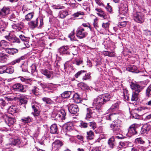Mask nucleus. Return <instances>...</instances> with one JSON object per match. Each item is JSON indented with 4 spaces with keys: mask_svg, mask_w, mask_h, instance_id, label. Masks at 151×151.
<instances>
[{
    "mask_svg": "<svg viewBox=\"0 0 151 151\" xmlns=\"http://www.w3.org/2000/svg\"><path fill=\"white\" fill-rule=\"evenodd\" d=\"M111 95L109 93H106L100 95L94 99L92 104V106H96L97 109L101 110L102 105L109 101Z\"/></svg>",
    "mask_w": 151,
    "mask_h": 151,
    "instance_id": "1",
    "label": "nucleus"
},
{
    "mask_svg": "<svg viewBox=\"0 0 151 151\" xmlns=\"http://www.w3.org/2000/svg\"><path fill=\"white\" fill-rule=\"evenodd\" d=\"M130 86L131 88L135 90L134 92H133L131 100L132 101H137L138 99L139 93L144 88L146 84L144 83L140 82L138 84L132 82Z\"/></svg>",
    "mask_w": 151,
    "mask_h": 151,
    "instance_id": "2",
    "label": "nucleus"
},
{
    "mask_svg": "<svg viewBox=\"0 0 151 151\" xmlns=\"http://www.w3.org/2000/svg\"><path fill=\"white\" fill-rule=\"evenodd\" d=\"M93 106L90 108H87V113L85 118L86 119H88L91 118L96 117L97 116V113L100 112L101 110L97 109L96 106Z\"/></svg>",
    "mask_w": 151,
    "mask_h": 151,
    "instance_id": "3",
    "label": "nucleus"
},
{
    "mask_svg": "<svg viewBox=\"0 0 151 151\" xmlns=\"http://www.w3.org/2000/svg\"><path fill=\"white\" fill-rule=\"evenodd\" d=\"M40 24L38 28L41 29L42 27L44 24L43 22V19L42 18H40L39 19L37 18L35 20L32 21L28 23L29 26L32 29L37 27L38 26L39 22Z\"/></svg>",
    "mask_w": 151,
    "mask_h": 151,
    "instance_id": "4",
    "label": "nucleus"
},
{
    "mask_svg": "<svg viewBox=\"0 0 151 151\" xmlns=\"http://www.w3.org/2000/svg\"><path fill=\"white\" fill-rule=\"evenodd\" d=\"M133 16L134 20L137 22L141 23L144 21L143 15L141 13L137 12L135 10H134L133 11Z\"/></svg>",
    "mask_w": 151,
    "mask_h": 151,
    "instance_id": "5",
    "label": "nucleus"
},
{
    "mask_svg": "<svg viewBox=\"0 0 151 151\" xmlns=\"http://www.w3.org/2000/svg\"><path fill=\"white\" fill-rule=\"evenodd\" d=\"M12 88L14 91L17 92H25L26 91V89L24 87V86L20 83H17L14 85Z\"/></svg>",
    "mask_w": 151,
    "mask_h": 151,
    "instance_id": "6",
    "label": "nucleus"
},
{
    "mask_svg": "<svg viewBox=\"0 0 151 151\" xmlns=\"http://www.w3.org/2000/svg\"><path fill=\"white\" fill-rule=\"evenodd\" d=\"M10 9L9 7L4 6L0 10V19L5 18L10 13Z\"/></svg>",
    "mask_w": 151,
    "mask_h": 151,
    "instance_id": "7",
    "label": "nucleus"
},
{
    "mask_svg": "<svg viewBox=\"0 0 151 151\" xmlns=\"http://www.w3.org/2000/svg\"><path fill=\"white\" fill-rule=\"evenodd\" d=\"M87 34V33L85 31L84 29L83 28H79L77 30L76 36L80 39L85 37Z\"/></svg>",
    "mask_w": 151,
    "mask_h": 151,
    "instance_id": "8",
    "label": "nucleus"
},
{
    "mask_svg": "<svg viewBox=\"0 0 151 151\" xmlns=\"http://www.w3.org/2000/svg\"><path fill=\"white\" fill-rule=\"evenodd\" d=\"M68 109L69 112L71 114H75L79 111V108L77 105L72 104L68 105Z\"/></svg>",
    "mask_w": 151,
    "mask_h": 151,
    "instance_id": "9",
    "label": "nucleus"
},
{
    "mask_svg": "<svg viewBox=\"0 0 151 151\" xmlns=\"http://www.w3.org/2000/svg\"><path fill=\"white\" fill-rule=\"evenodd\" d=\"M63 142L59 140H56L52 144L53 151H58V150L63 145Z\"/></svg>",
    "mask_w": 151,
    "mask_h": 151,
    "instance_id": "10",
    "label": "nucleus"
},
{
    "mask_svg": "<svg viewBox=\"0 0 151 151\" xmlns=\"http://www.w3.org/2000/svg\"><path fill=\"white\" fill-rule=\"evenodd\" d=\"M138 126V125L136 124H134L130 126L128 129V134L131 136L137 134V129Z\"/></svg>",
    "mask_w": 151,
    "mask_h": 151,
    "instance_id": "11",
    "label": "nucleus"
},
{
    "mask_svg": "<svg viewBox=\"0 0 151 151\" xmlns=\"http://www.w3.org/2000/svg\"><path fill=\"white\" fill-rule=\"evenodd\" d=\"M5 38L8 41L11 43H20L19 39L17 38L14 35H9L5 36Z\"/></svg>",
    "mask_w": 151,
    "mask_h": 151,
    "instance_id": "12",
    "label": "nucleus"
},
{
    "mask_svg": "<svg viewBox=\"0 0 151 151\" xmlns=\"http://www.w3.org/2000/svg\"><path fill=\"white\" fill-rule=\"evenodd\" d=\"M69 49V46H63L59 49V51L60 53L63 55H69L70 54Z\"/></svg>",
    "mask_w": 151,
    "mask_h": 151,
    "instance_id": "13",
    "label": "nucleus"
},
{
    "mask_svg": "<svg viewBox=\"0 0 151 151\" xmlns=\"http://www.w3.org/2000/svg\"><path fill=\"white\" fill-rule=\"evenodd\" d=\"M66 115V113L65 110L60 109L58 111V113L56 115L57 118L60 120L65 119Z\"/></svg>",
    "mask_w": 151,
    "mask_h": 151,
    "instance_id": "14",
    "label": "nucleus"
},
{
    "mask_svg": "<svg viewBox=\"0 0 151 151\" xmlns=\"http://www.w3.org/2000/svg\"><path fill=\"white\" fill-rule=\"evenodd\" d=\"M36 120L39 122H44L47 118V116L43 113H40V112L37 116H34Z\"/></svg>",
    "mask_w": 151,
    "mask_h": 151,
    "instance_id": "15",
    "label": "nucleus"
},
{
    "mask_svg": "<svg viewBox=\"0 0 151 151\" xmlns=\"http://www.w3.org/2000/svg\"><path fill=\"white\" fill-rule=\"evenodd\" d=\"M32 108L34 112L32 113V114L34 116H37L40 111L39 110V108L38 105L34 103H32Z\"/></svg>",
    "mask_w": 151,
    "mask_h": 151,
    "instance_id": "16",
    "label": "nucleus"
},
{
    "mask_svg": "<svg viewBox=\"0 0 151 151\" xmlns=\"http://www.w3.org/2000/svg\"><path fill=\"white\" fill-rule=\"evenodd\" d=\"M16 121V120L15 118L12 117H7L5 120L6 123L9 127L13 125Z\"/></svg>",
    "mask_w": 151,
    "mask_h": 151,
    "instance_id": "17",
    "label": "nucleus"
},
{
    "mask_svg": "<svg viewBox=\"0 0 151 151\" xmlns=\"http://www.w3.org/2000/svg\"><path fill=\"white\" fill-rule=\"evenodd\" d=\"M96 13L98 15L101 17L105 19L106 16V14L102 9L100 8L96 7L95 9Z\"/></svg>",
    "mask_w": 151,
    "mask_h": 151,
    "instance_id": "18",
    "label": "nucleus"
},
{
    "mask_svg": "<svg viewBox=\"0 0 151 151\" xmlns=\"http://www.w3.org/2000/svg\"><path fill=\"white\" fill-rule=\"evenodd\" d=\"M41 73L45 76L48 78H50L52 74V71H49L47 69H42L41 70Z\"/></svg>",
    "mask_w": 151,
    "mask_h": 151,
    "instance_id": "19",
    "label": "nucleus"
},
{
    "mask_svg": "<svg viewBox=\"0 0 151 151\" xmlns=\"http://www.w3.org/2000/svg\"><path fill=\"white\" fill-rule=\"evenodd\" d=\"M127 70L133 73H138L139 72L137 67L134 65H130L127 66L126 68Z\"/></svg>",
    "mask_w": 151,
    "mask_h": 151,
    "instance_id": "20",
    "label": "nucleus"
},
{
    "mask_svg": "<svg viewBox=\"0 0 151 151\" xmlns=\"http://www.w3.org/2000/svg\"><path fill=\"white\" fill-rule=\"evenodd\" d=\"M111 128L113 131L114 134H117L120 132L121 127L113 124L110 125Z\"/></svg>",
    "mask_w": 151,
    "mask_h": 151,
    "instance_id": "21",
    "label": "nucleus"
},
{
    "mask_svg": "<svg viewBox=\"0 0 151 151\" xmlns=\"http://www.w3.org/2000/svg\"><path fill=\"white\" fill-rule=\"evenodd\" d=\"M50 132L51 134H55L58 133V129L55 124L52 125L50 128Z\"/></svg>",
    "mask_w": 151,
    "mask_h": 151,
    "instance_id": "22",
    "label": "nucleus"
},
{
    "mask_svg": "<svg viewBox=\"0 0 151 151\" xmlns=\"http://www.w3.org/2000/svg\"><path fill=\"white\" fill-rule=\"evenodd\" d=\"M150 126L148 124H146L141 128L140 132L142 134L146 133L150 129Z\"/></svg>",
    "mask_w": 151,
    "mask_h": 151,
    "instance_id": "23",
    "label": "nucleus"
},
{
    "mask_svg": "<svg viewBox=\"0 0 151 151\" xmlns=\"http://www.w3.org/2000/svg\"><path fill=\"white\" fill-rule=\"evenodd\" d=\"M8 25V23L4 20L0 21V32L4 31Z\"/></svg>",
    "mask_w": 151,
    "mask_h": 151,
    "instance_id": "24",
    "label": "nucleus"
},
{
    "mask_svg": "<svg viewBox=\"0 0 151 151\" xmlns=\"http://www.w3.org/2000/svg\"><path fill=\"white\" fill-rule=\"evenodd\" d=\"M8 57V55L4 53L1 52L0 53V62L5 63L7 61V57Z\"/></svg>",
    "mask_w": 151,
    "mask_h": 151,
    "instance_id": "25",
    "label": "nucleus"
},
{
    "mask_svg": "<svg viewBox=\"0 0 151 151\" xmlns=\"http://www.w3.org/2000/svg\"><path fill=\"white\" fill-rule=\"evenodd\" d=\"M64 128L67 131H69L73 129V126L72 122H68L66 123L64 126Z\"/></svg>",
    "mask_w": 151,
    "mask_h": 151,
    "instance_id": "26",
    "label": "nucleus"
},
{
    "mask_svg": "<svg viewBox=\"0 0 151 151\" xmlns=\"http://www.w3.org/2000/svg\"><path fill=\"white\" fill-rule=\"evenodd\" d=\"M24 24L22 22H20L17 24H14L12 26L14 29L18 30V31L22 29L24 27Z\"/></svg>",
    "mask_w": 151,
    "mask_h": 151,
    "instance_id": "27",
    "label": "nucleus"
},
{
    "mask_svg": "<svg viewBox=\"0 0 151 151\" xmlns=\"http://www.w3.org/2000/svg\"><path fill=\"white\" fill-rule=\"evenodd\" d=\"M115 139L114 137L110 138L108 141V144L111 149H113L114 146Z\"/></svg>",
    "mask_w": 151,
    "mask_h": 151,
    "instance_id": "28",
    "label": "nucleus"
},
{
    "mask_svg": "<svg viewBox=\"0 0 151 151\" xmlns=\"http://www.w3.org/2000/svg\"><path fill=\"white\" fill-rule=\"evenodd\" d=\"M9 42L4 40H2L0 42V46L5 49L9 47Z\"/></svg>",
    "mask_w": 151,
    "mask_h": 151,
    "instance_id": "29",
    "label": "nucleus"
},
{
    "mask_svg": "<svg viewBox=\"0 0 151 151\" xmlns=\"http://www.w3.org/2000/svg\"><path fill=\"white\" fill-rule=\"evenodd\" d=\"M11 142L9 144L12 146H14L16 145H18L20 143V140L18 138L12 139L10 140Z\"/></svg>",
    "mask_w": 151,
    "mask_h": 151,
    "instance_id": "30",
    "label": "nucleus"
},
{
    "mask_svg": "<svg viewBox=\"0 0 151 151\" xmlns=\"http://www.w3.org/2000/svg\"><path fill=\"white\" fill-rule=\"evenodd\" d=\"M24 56H22L12 61L11 63V64L12 65H14L17 63H19L20 62L21 60H24Z\"/></svg>",
    "mask_w": 151,
    "mask_h": 151,
    "instance_id": "31",
    "label": "nucleus"
},
{
    "mask_svg": "<svg viewBox=\"0 0 151 151\" xmlns=\"http://www.w3.org/2000/svg\"><path fill=\"white\" fill-rule=\"evenodd\" d=\"M8 111L9 113L12 115H14L15 113L17 112V110L15 106H11L9 109Z\"/></svg>",
    "mask_w": 151,
    "mask_h": 151,
    "instance_id": "32",
    "label": "nucleus"
},
{
    "mask_svg": "<svg viewBox=\"0 0 151 151\" xmlns=\"http://www.w3.org/2000/svg\"><path fill=\"white\" fill-rule=\"evenodd\" d=\"M19 78H20V79L22 82L25 83L29 84L31 85L32 83V79L31 78H25L22 77H20Z\"/></svg>",
    "mask_w": 151,
    "mask_h": 151,
    "instance_id": "33",
    "label": "nucleus"
},
{
    "mask_svg": "<svg viewBox=\"0 0 151 151\" xmlns=\"http://www.w3.org/2000/svg\"><path fill=\"white\" fill-rule=\"evenodd\" d=\"M72 94V93L70 91H65L61 94V97L63 99L68 98Z\"/></svg>",
    "mask_w": 151,
    "mask_h": 151,
    "instance_id": "34",
    "label": "nucleus"
},
{
    "mask_svg": "<svg viewBox=\"0 0 151 151\" xmlns=\"http://www.w3.org/2000/svg\"><path fill=\"white\" fill-rule=\"evenodd\" d=\"M86 137L88 139L90 140L93 139L94 137V133L92 131L90 130L89 131L87 132Z\"/></svg>",
    "mask_w": 151,
    "mask_h": 151,
    "instance_id": "35",
    "label": "nucleus"
},
{
    "mask_svg": "<svg viewBox=\"0 0 151 151\" xmlns=\"http://www.w3.org/2000/svg\"><path fill=\"white\" fill-rule=\"evenodd\" d=\"M77 47L75 46H74L72 47H70V49H69L70 52L71 51L73 55H77L78 53V51L77 50Z\"/></svg>",
    "mask_w": 151,
    "mask_h": 151,
    "instance_id": "36",
    "label": "nucleus"
},
{
    "mask_svg": "<svg viewBox=\"0 0 151 151\" xmlns=\"http://www.w3.org/2000/svg\"><path fill=\"white\" fill-rule=\"evenodd\" d=\"M146 96L147 98L151 97V84L150 85L146 90Z\"/></svg>",
    "mask_w": 151,
    "mask_h": 151,
    "instance_id": "37",
    "label": "nucleus"
},
{
    "mask_svg": "<svg viewBox=\"0 0 151 151\" xmlns=\"http://www.w3.org/2000/svg\"><path fill=\"white\" fill-rule=\"evenodd\" d=\"M68 15V12L67 11H62L59 14V16L61 18H64Z\"/></svg>",
    "mask_w": 151,
    "mask_h": 151,
    "instance_id": "38",
    "label": "nucleus"
},
{
    "mask_svg": "<svg viewBox=\"0 0 151 151\" xmlns=\"http://www.w3.org/2000/svg\"><path fill=\"white\" fill-rule=\"evenodd\" d=\"M42 100L47 104H51L53 102V101L49 98L43 97L42 99Z\"/></svg>",
    "mask_w": 151,
    "mask_h": 151,
    "instance_id": "39",
    "label": "nucleus"
},
{
    "mask_svg": "<svg viewBox=\"0 0 151 151\" xmlns=\"http://www.w3.org/2000/svg\"><path fill=\"white\" fill-rule=\"evenodd\" d=\"M21 120L22 122L26 123H28L32 122L31 118L29 116L27 117H23Z\"/></svg>",
    "mask_w": 151,
    "mask_h": 151,
    "instance_id": "40",
    "label": "nucleus"
},
{
    "mask_svg": "<svg viewBox=\"0 0 151 151\" xmlns=\"http://www.w3.org/2000/svg\"><path fill=\"white\" fill-rule=\"evenodd\" d=\"M120 102L118 101L116 103L112 104L109 110L110 111H113L115 109L117 108L119 106Z\"/></svg>",
    "mask_w": 151,
    "mask_h": 151,
    "instance_id": "41",
    "label": "nucleus"
},
{
    "mask_svg": "<svg viewBox=\"0 0 151 151\" xmlns=\"http://www.w3.org/2000/svg\"><path fill=\"white\" fill-rule=\"evenodd\" d=\"M38 88L36 86H34L32 88L31 91L32 93L34 95L38 96L39 95V93H38Z\"/></svg>",
    "mask_w": 151,
    "mask_h": 151,
    "instance_id": "42",
    "label": "nucleus"
},
{
    "mask_svg": "<svg viewBox=\"0 0 151 151\" xmlns=\"http://www.w3.org/2000/svg\"><path fill=\"white\" fill-rule=\"evenodd\" d=\"M134 143L136 144L143 145L145 143V142L143 140L142 137H140L135 139Z\"/></svg>",
    "mask_w": 151,
    "mask_h": 151,
    "instance_id": "43",
    "label": "nucleus"
},
{
    "mask_svg": "<svg viewBox=\"0 0 151 151\" xmlns=\"http://www.w3.org/2000/svg\"><path fill=\"white\" fill-rule=\"evenodd\" d=\"M34 14L33 12H30L28 13L25 16V19L27 21H30L33 18Z\"/></svg>",
    "mask_w": 151,
    "mask_h": 151,
    "instance_id": "44",
    "label": "nucleus"
},
{
    "mask_svg": "<svg viewBox=\"0 0 151 151\" xmlns=\"http://www.w3.org/2000/svg\"><path fill=\"white\" fill-rule=\"evenodd\" d=\"M9 20L14 22H16L18 20L17 18L14 13H12L9 16Z\"/></svg>",
    "mask_w": 151,
    "mask_h": 151,
    "instance_id": "45",
    "label": "nucleus"
},
{
    "mask_svg": "<svg viewBox=\"0 0 151 151\" xmlns=\"http://www.w3.org/2000/svg\"><path fill=\"white\" fill-rule=\"evenodd\" d=\"M43 87L45 88H47L50 89H52L54 87L55 85L52 83H45L43 85Z\"/></svg>",
    "mask_w": 151,
    "mask_h": 151,
    "instance_id": "46",
    "label": "nucleus"
},
{
    "mask_svg": "<svg viewBox=\"0 0 151 151\" xmlns=\"http://www.w3.org/2000/svg\"><path fill=\"white\" fill-rule=\"evenodd\" d=\"M75 29H74L73 31L69 34L68 37L70 38L71 41H76V38L75 36Z\"/></svg>",
    "mask_w": 151,
    "mask_h": 151,
    "instance_id": "47",
    "label": "nucleus"
},
{
    "mask_svg": "<svg viewBox=\"0 0 151 151\" xmlns=\"http://www.w3.org/2000/svg\"><path fill=\"white\" fill-rule=\"evenodd\" d=\"M120 10L122 12V13H126L127 12L128 10L127 5V4H124L121 6L120 9Z\"/></svg>",
    "mask_w": 151,
    "mask_h": 151,
    "instance_id": "48",
    "label": "nucleus"
},
{
    "mask_svg": "<svg viewBox=\"0 0 151 151\" xmlns=\"http://www.w3.org/2000/svg\"><path fill=\"white\" fill-rule=\"evenodd\" d=\"M91 73H87L85 74V75H83L82 79L83 81H86L87 80H90L91 78Z\"/></svg>",
    "mask_w": 151,
    "mask_h": 151,
    "instance_id": "49",
    "label": "nucleus"
},
{
    "mask_svg": "<svg viewBox=\"0 0 151 151\" xmlns=\"http://www.w3.org/2000/svg\"><path fill=\"white\" fill-rule=\"evenodd\" d=\"M112 124L121 128L122 122L120 120L117 119L114 121Z\"/></svg>",
    "mask_w": 151,
    "mask_h": 151,
    "instance_id": "50",
    "label": "nucleus"
},
{
    "mask_svg": "<svg viewBox=\"0 0 151 151\" xmlns=\"http://www.w3.org/2000/svg\"><path fill=\"white\" fill-rule=\"evenodd\" d=\"M6 70L5 73H12L14 71V68L11 67H7L6 66Z\"/></svg>",
    "mask_w": 151,
    "mask_h": 151,
    "instance_id": "51",
    "label": "nucleus"
},
{
    "mask_svg": "<svg viewBox=\"0 0 151 151\" xmlns=\"http://www.w3.org/2000/svg\"><path fill=\"white\" fill-rule=\"evenodd\" d=\"M88 126L92 128L93 129H95L96 127V124L94 122H88Z\"/></svg>",
    "mask_w": 151,
    "mask_h": 151,
    "instance_id": "52",
    "label": "nucleus"
},
{
    "mask_svg": "<svg viewBox=\"0 0 151 151\" xmlns=\"http://www.w3.org/2000/svg\"><path fill=\"white\" fill-rule=\"evenodd\" d=\"M83 61L81 59H75L73 61V63L74 64L78 66L80 64H82Z\"/></svg>",
    "mask_w": 151,
    "mask_h": 151,
    "instance_id": "53",
    "label": "nucleus"
},
{
    "mask_svg": "<svg viewBox=\"0 0 151 151\" xmlns=\"http://www.w3.org/2000/svg\"><path fill=\"white\" fill-rule=\"evenodd\" d=\"M86 71L84 70H81L80 71L78 72L75 75V77L76 78H78L81 76H83V74Z\"/></svg>",
    "mask_w": 151,
    "mask_h": 151,
    "instance_id": "54",
    "label": "nucleus"
},
{
    "mask_svg": "<svg viewBox=\"0 0 151 151\" xmlns=\"http://www.w3.org/2000/svg\"><path fill=\"white\" fill-rule=\"evenodd\" d=\"M6 104V102L4 99H3L0 96V107L2 108H3Z\"/></svg>",
    "mask_w": 151,
    "mask_h": 151,
    "instance_id": "55",
    "label": "nucleus"
},
{
    "mask_svg": "<svg viewBox=\"0 0 151 151\" xmlns=\"http://www.w3.org/2000/svg\"><path fill=\"white\" fill-rule=\"evenodd\" d=\"M73 99L75 100H77V101L78 102H80L81 100V99L79 95L77 93H75L73 94Z\"/></svg>",
    "mask_w": 151,
    "mask_h": 151,
    "instance_id": "56",
    "label": "nucleus"
},
{
    "mask_svg": "<svg viewBox=\"0 0 151 151\" xmlns=\"http://www.w3.org/2000/svg\"><path fill=\"white\" fill-rule=\"evenodd\" d=\"M114 115L113 114H111L106 116H105L104 118L108 120L112 121L113 120Z\"/></svg>",
    "mask_w": 151,
    "mask_h": 151,
    "instance_id": "57",
    "label": "nucleus"
},
{
    "mask_svg": "<svg viewBox=\"0 0 151 151\" xmlns=\"http://www.w3.org/2000/svg\"><path fill=\"white\" fill-rule=\"evenodd\" d=\"M88 123H86L83 121L81 122L80 127L81 128H86L88 126Z\"/></svg>",
    "mask_w": 151,
    "mask_h": 151,
    "instance_id": "58",
    "label": "nucleus"
},
{
    "mask_svg": "<svg viewBox=\"0 0 151 151\" xmlns=\"http://www.w3.org/2000/svg\"><path fill=\"white\" fill-rule=\"evenodd\" d=\"M31 73L32 75L36 76L37 73L36 70V67L35 65H33L31 67Z\"/></svg>",
    "mask_w": 151,
    "mask_h": 151,
    "instance_id": "59",
    "label": "nucleus"
},
{
    "mask_svg": "<svg viewBox=\"0 0 151 151\" xmlns=\"http://www.w3.org/2000/svg\"><path fill=\"white\" fill-rule=\"evenodd\" d=\"M126 142H120L119 143L118 146L119 148H125L126 147Z\"/></svg>",
    "mask_w": 151,
    "mask_h": 151,
    "instance_id": "60",
    "label": "nucleus"
},
{
    "mask_svg": "<svg viewBox=\"0 0 151 151\" xmlns=\"http://www.w3.org/2000/svg\"><path fill=\"white\" fill-rule=\"evenodd\" d=\"M147 109V107L145 106L139 107L137 109V110L138 111H143V112H145V110Z\"/></svg>",
    "mask_w": 151,
    "mask_h": 151,
    "instance_id": "61",
    "label": "nucleus"
},
{
    "mask_svg": "<svg viewBox=\"0 0 151 151\" xmlns=\"http://www.w3.org/2000/svg\"><path fill=\"white\" fill-rule=\"evenodd\" d=\"M22 69V71L23 72H27V66L26 64H22L21 66Z\"/></svg>",
    "mask_w": 151,
    "mask_h": 151,
    "instance_id": "62",
    "label": "nucleus"
},
{
    "mask_svg": "<svg viewBox=\"0 0 151 151\" xmlns=\"http://www.w3.org/2000/svg\"><path fill=\"white\" fill-rule=\"evenodd\" d=\"M6 66L4 65L0 67V73L2 74L5 73L6 70Z\"/></svg>",
    "mask_w": 151,
    "mask_h": 151,
    "instance_id": "63",
    "label": "nucleus"
},
{
    "mask_svg": "<svg viewBox=\"0 0 151 151\" xmlns=\"http://www.w3.org/2000/svg\"><path fill=\"white\" fill-rule=\"evenodd\" d=\"M83 12L81 11L78 12L76 13H75L73 14V16L75 17H78L80 15H84Z\"/></svg>",
    "mask_w": 151,
    "mask_h": 151,
    "instance_id": "64",
    "label": "nucleus"
}]
</instances>
